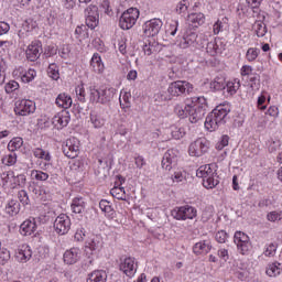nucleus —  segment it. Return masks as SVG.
<instances>
[{"mask_svg": "<svg viewBox=\"0 0 282 282\" xmlns=\"http://www.w3.org/2000/svg\"><path fill=\"white\" fill-rule=\"evenodd\" d=\"M206 109H208V105H206V99L204 97L198 98V102L187 105V116L189 117V122L195 124L199 122V120H204V116H206Z\"/></svg>", "mask_w": 282, "mask_h": 282, "instance_id": "f257e3e1", "label": "nucleus"}, {"mask_svg": "<svg viewBox=\"0 0 282 282\" xmlns=\"http://www.w3.org/2000/svg\"><path fill=\"white\" fill-rule=\"evenodd\" d=\"M196 177L203 178V186L205 188H215L219 184V180L215 178L217 177V174L213 171V167L210 165H203L196 171Z\"/></svg>", "mask_w": 282, "mask_h": 282, "instance_id": "f03ea898", "label": "nucleus"}, {"mask_svg": "<svg viewBox=\"0 0 282 282\" xmlns=\"http://www.w3.org/2000/svg\"><path fill=\"white\" fill-rule=\"evenodd\" d=\"M140 19V10L135 8H130L124 11L119 19V28L121 30H131L135 22Z\"/></svg>", "mask_w": 282, "mask_h": 282, "instance_id": "7ed1b4c3", "label": "nucleus"}, {"mask_svg": "<svg viewBox=\"0 0 282 282\" xmlns=\"http://www.w3.org/2000/svg\"><path fill=\"white\" fill-rule=\"evenodd\" d=\"M167 91L170 96H184L186 94H192L193 84L186 80H176L170 84Z\"/></svg>", "mask_w": 282, "mask_h": 282, "instance_id": "20e7f679", "label": "nucleus"}, {"mask_svg": "<svg viewBox=\"0 0 282 282\" xmlns=\"http://www.w3.org/2000/svg\"><path fill=\"white\" fill-rule=\"evenodd\" d=\"M210 149V141H207L206 138H199L189 145V155L193 158H202L204 153H208Z\"/></svg>", "mask_w": 282, "mask_h": 282, "instance_id": "39448f33", "label": "nucleus"}, {"mask_svg": "<svg viewBox=\"0 0 282 282\" xmlns=\"http://www.w3.org/2000/svg\"><path fill=\"white\" fill-rule=\"evenodd\" d=\"M172 217L177 220L195 219L197 209L189 205L177 207L172 210Z\"/></svg>", "mask_w": 282, "mask_h": 282, "instance_id": "423d86ee", "label": "nucleus"}, {"mask_svg": "<svg viewBox=\"0 0 282 282\" xmlns=\"http://www.w3.org/2000/svg\"><path fill=\"white\" fill-rule=\"evenodd\" d=\"M234 242L236 243L240 254H246L252 248V243H250V237L243 234V231L235 232Z\"/></svg>", "mask_w": 282, "mask_h": 282, "instance_id": "0eeeda50", "label": "nucleus"}, {"mask_svg": "<svg viewBox=\"0 0 282 282\" xmlns=\"http://www.w3.org/2000/svg\"><path fill=\"white\" fill-rule=\"evenodd\" d=\"M85 17L87 28L90 30H96V28H98V23H100V13L98 12V8L90 4L85 10Z\"/></svg>", "mask_w": 282, "mask_h": 282, "instance_id": "6e6552de", "label": "nucleus"}, {"mask_svg": "<svg viewBox=\"0 0 282 282\" xmlns=\"http://www.w3.org/2000/svg\"><path fill=\"white\" fill-rule=\"evenodd\" d=\"M36 111V104L32 100L22 99L15 101L14 112L17 116H30Z\"/></svg>", "mask_w": 282, "mask_h": 282, "instance_id": "1a4fd4ad", "label": "nucleus"}, {"mask_svg": "<svg viewBox=\"0 0 282 282\" xmlns=\"http://www.w3.org/2000/svg\"><path fill=\"white\" fill-rule=\"evenodd\" d=\"M163 22L160 19H152L143 24V36L151 39V36H158L162 30Z\"/></svg>", "mask_w": 282, "mask_h": 282, "instance_id": "9d476101", "label": "nucleus"}, {"mask_svg": "<svg viewBox=\"0 0 282 282\" xmlns=\"http://www.w3.org/2000/svg\"><path fill=\"white\" fill-rule=\"evenodd\" d=\"M72 228V219L65 214H61L54 221V230L57 235H67Z\"/></svg>", "mask_w": 282, "mask_h": 282, "instance_id": "9b49d317", "label": "nucleus"}, {"mask_svg": "<svg viewBox=\"0 0 282 282\" xmlns=\"http://www.w3.org/2000/svg\"><path fill=\"white\" fill-rule=\"evenodd\" d=\"M41 54H43V43L41 41H33L26 48V58L31 63L39 61Z\"/></svg>", "mask_w": 282, "mask_h": 282, "instance_id": "f8f14e48", "label": "nucleus"}, {"mask_svg": "<svg viewBox=\"0 0 282 282\" xmlns=\"http://www.w3.org/2000/svg\"><path fill=\"white\" fill-rule=\"evenodd\" d=\"M80 151L78 147V140L76 138L67 139L65 145H63V153L69 160L78 158V152Z\"/></svg>", "mask_w": 282, "mask_h": 282, "instance_id": "ddd939ff", "label": "nucleus"}, {"mask_svg": "<svg viewBox=\"0 0 282 282\" xmlns=\"http://www.w3.org/2000/svg\"><path fill=\"white\" fill-rule=\"evenodd\" d=\"M177 150H167L162 159V169L171 171L177 164Z\"/></svg>", "mask_w": 282, "mask_h": 282, "instance_id": "4468645a", "label": "nucleus"}, {"mask_svg": "<svg viewBox=\"0 0 282 282\" xmlns=\"http://www.w3.org/2000/svg\"><path fill=\"white\" fill-rule=\"evenodd\" d=\"M212 113L214 115L218 123H220V127H224V124L228 122V115L230 113V107L226 105H219L212 111Z\"/></svg>", "mask_w": 282, "mask_h": 282, "instance_id": "2eb2a0df", "label": "nucleus"}, {"mask_svg": "<svg viewBox=\"0 0 282 282\" xmlns=\"http://www.w3.org/2000/svg\"><path fill=\"white\" fill-rule=\"evenodd\" d=\"M69 112L62 111L57 115H55L52 119V124L55 129L61 130L64 129V127H67L69 124Z\"/></svg>", "mask_w": 282, "mask_h": 282, "instance_id": "dca6fc26", "label": "nucleus"}, {"mask_svg": "<svg viewBox=\"0 0 282 282\" xmlns=\"http://www.w3.org/2000/svg\"><path fill=\"white\" fill-rule=\"evenodd\" d=\"M119 270L126 274V276H133L135 274V260L133 258H126L121 261Z\"/></svg>", "mask_w": 282, "mask_h": 282, "instance_id": "f3484780", "label": "nucleus"}, {"mask_svg": "<svg viewBox=\"0 0 282 282\" xmlns=\"http://www.w3.org/2000/svg\"><path fill=\"white\" fill-rule=\"evenodd\" d=\"M36 232V219H28L24 220L20 226V234L23 237H30V235H34Z\"/></svg>", "mask_w": 282, "mask_h": 282, "instance_id": "a211bd4d", "label": "nucleus"}, {"mask_svg": "<svg viewBox=\"0 0 282 282\" xmlns=\"http://www.w3.org/2000/svg\"><path fill=\"white\" fill-rule=\"evenodd\" d=\"M80 259V249L72 248L64 253V263L68 265H74Z\"/></svg>", "mask_w": 282, "mask_h": 282, "instance_id": "6ab92c4d", "label": "nucleus"}, {"mask_svg": "<svg viewBox=\"0 0 282 282\" xmlns=\"http://www.w3.org/2000/svg\"><path fill=\"white\" fill-rule=\"evenodd\" d=\"M210 250H213V245H210V242L208 240H203V241L196 242L193 246V252L197 257H199V254H208V252H210Z\"/></svg>", "mask_w": 282, "mask_h": 282, "instance_id": "aec40b11", "label": "nucleus"}, {"mask_svg": "<svg viewBox=\"0 0 282 282\" xmlns=\"http://www.w3.org/2000/svg\"><path fill=\"white\" fill-rule=\"evenodd\" d=\"M196 41H197V33L187 31L178 45L182 50H186L192 45H195Z\"/></svg>", "mask_w": 282, "mask_h": 282, "instance_id": "412c9836", "label": "nucleus"}, {"mask_svg": "<svg viewBox=\"0 0 282 282\" xmlns=\"http://www.w3.org/2000/svg\"><path fill=\"white\" fill-rule=\"evenodd\" d=\"M86 248L91 252L99 251L102 248V237L98 235L91 236L86 242Z\"/></svg>", "mask_w": 282, "mask_h": 282, "instance_id": "4be33fe9", "label": "nucleus"}, {"mask_svg": "<svg viewBox=\"0 0 282 282\" xmlns=\"http://www.w3.org/2000/svg\"><path fill=\"white\" fill-rule=\"evenodd\" d=\"M99 208L100 210H102V213H105L108 219H116V210H113V208L111 207V203H109V200L101 199L99 202Z\"/></svg>", "mask_w": 282, "mask_h": 282, "instance_id": "5701e85b", "label": "nucleus"}, {"mask_svg": "<svg viewBox=\"0 0 282 282\" xmlns=\"http://www.w3.org/2000/svg\"><path fill=\"white\" fill-rule=\"evenodd\" d=\"M100 105H107V102H111L113 97L116 96V88H100Z\"/></svg>", "mask_w": 282, "mask_h": 282, "instance_id": "b1692460", "label": "nucleus"}, {"mask_svg": "<svg viewBox=\"0 0 282 282\" xmlns=\"http://www.w3.org/2000/svg\"><path fill=\"white\" fill-rule=\"evenodd\" d=\"M187 21L194 28H198L199 25H204V23H206V17L204 13H191L187 17Z\"/></svg>", "mask_w": 282, "mask_h": 282, "instance_id": "393cba45", "label": "nucleus"}, {"mask_svg": "<svg viewBox=\"0 0 282 282\" xmlns=\"http://www.w3.org/2000/svg\"><path fill=\"white\" fill-rule=\"evenodd\" d=\"M221 127L219 121L214 117L213 112H210L205 120V129L207 131H217V129Z\"/></svg>", "mask_w": 282, "mask_h": 282, "instance_id": "a878e982", "label": "nucleus"}, {"mask_svg": "<svg viewBox=\"0 0 282 282\" xmlns=\"http://www.w3.org/2000/svg\"><path fill=\"white\" fill-rule=\"evenodd\" d=\"M57 107H62V109H69L72 107V97L67 94H59L55 100Z\"/></svg>", "mask_w": 282, "mask_h": 282, "instance_id": "bb28decb", "label": "nucleus"}, {"mask_svg": "<svg viewBox=\"0 0 282 282\" xmlns=\"http://www.w3.org/2000/svg\"><path fill=\"white\" fill-rule=\"evenodd\" d=\"M90 65L97 74H101L105 69V64H102V59L98 53H95L91 57Z\"/></svg>", "mask_w": 282, "mask_h": 282, "instance_id": "cd10ccee", "label": "nucleus"}, {"mask_svg": "<svg viewBox=\"0 0 282 282\" xmlns=\"http://www.w3.org/2000/svg\"><path fill=\"white\" fill-rule=\"evenodd\" d=\"M87 282H107V272L102 270L94 271L89 274Z\"/></svg>", "mask_w": 282, "mask_h": 282, "instance_id": "c85d7f7f", "label": "nucleus"}, {"mask_svg": "<svg viewBox=\"0 0 282 282\" xmlns=\"http://www.w3.org/2000/svg\"><path fill=\"white\" fill-rule=\"evenodd\" d=\"M210 89H214V91H221L223 89H226V77L217 76L210 83Z\"/></svg>", "mask_w": 282, "mask_h": 282, "instance_id": "c756f323", "label": "nucleus"}, {"mask_svg": "<svg viewBox=\"0 0 282 282\" xmlns=\"http://www.w3.org/2000/svg\"><path fill=\"white\" fill-rule=\"evenodd\" d=\"M17 258L21 263H28L32 259V250L30 247H25L24 249H20Z\"/></svg>", "mask_w": 282, "mask_h": 282, "instance_id": "7c9ffc66", "label": "nucleus"}, {"mask_svg": "<svg viewBox=\"0 0 282 282\" xmlns=\"http://www.w3.org/2000/svg\"><path fill=\"white\" fill-rule=\"evenodd\" d=\"M206 52L209 54V56H217V54L221 52V47H219L217 40L207 43Z\"/></svg>", "mask_w": 282, "mask_h": 282, "instance_id": "2f4dec72", "label": "nucleus"}, {"mask_svg": "<svg viewBox=\"0 0 282 282\" xmlns=\"http://www.w3.org/2000/svg\"><path fill=\"white\" fill-rule=\"evenodd\" d=\"M6 210L8 213V215H19V210H21V204H19L17 200L11 199L7 206H6Z\"/></svg>", "mask_w": 282, "mask_h": 282, "instance_id": "473e14b6", "label": "nucleus"}, {"mask_svg": "<svg viewBox=\"0 0 282 282\" xmlns=\"http://www.w3.org/2000/svg\"><path fill=\"white\" fill-rule=\"evenodd\" d=\"M70 208L73 213L80 215L85 210V200L83 198H74Z\"/></svg>", "mask_w": 282, "mask_h": 282, "instance_id": "72a5a7b5", "label": "nucleus"}, {"mask_svg": "<svg viewBox=\"0 0 282 282\" xmlns=\"http://www.w3.org/2000/svg\"><path fill=\"white\" fill-rule=\"evenodd\" d=\"M21 147H23V139L20 137L13 138L9 144H8V150L11 153H14V151H17V149H21Z\"/></svg>", "mask_w": 282, "mask_h": 282, "instance_id": "f704fd0d", "label": "nucleus"}, {"mask_svg": "<svg viewBox=\"0 0 282 282\" xmlns=\"http://www.w3.org/2000/svg\"><path fill=\"white\" fill-rule=\"evenodd\" d=\"M110 195H112V197H116V199H127L124 187L115 186L113 188L110 189Z\"/></svg>", "mask_w": 282, "mask_h": 282, "instance_id": "c9c22d12", "label": "nucleus"}, {"mask_svg": "<svg viewBox=\"0 0 282 282\" xmlns=\"http://www.w3.org/2000/svg\"><path fill=\"white\" fill-rule=\"evenodd\" d=\"M47 74L50 78H52L53 80H58V78H61V73L58 72V65H56L55 63L50 64L47 68Z\"/></svg>", "mask_w": 282, "mask_h": 282, "instance_id": "e433bc0d", "label": "nucleus"}, {"mask_svg": "<svg viewBox=\"0 0 282 282\" xmlns=\"http://www.w3.org/2000/svg\"><path fill=\"white\" fill-rule=\"evenodd\" d=\"M174 112L178 118H186L188 116V105L178 104L174 107Z\"/></svg>", "mask_w": 282, "mask_h": 282, "instance_id": "4c0bfd02", "label": "nucleus"}, {"mask_svg": "<svg viewBox=\"0 0 282 282\" xmlns=\"http://www.w3.org/2000/svg\"><path fill=\"white\" fill-rule=\"evenodd\" d=\"M171 95L169 91L161 90L158 94L154 95L155 102H166L169 100H172Z\"/></svg>", "mask_w": 282, "mask_h": 282, "instance_id": "58836bf2", "label": "nucleus"}, {"mask_svg": "<svg viewBox=\"0 0 282 282\" xmlns=\"http://www.w3.org/2000/svg\"><path fill=\"white\" fill-rule=\"evenodd\" d=\"M239 87H241L239 82H227L225 84V89H227L230 96H235V94H237V91L239 90Z\"/></svg>", "mask_w": 282, "mask_h": 282, "instance_id": "ea45409f", "label": "nucleus"}, {"mask_svg": "<svg viewBox=\"0 0 282 282\" xmlns=\"http://www.w3.org/2000/svg\"><path fill=\"white\" fill-rule=\"evenodd\" d=\"M89 93H90V102H99L101 100V95H100V88H96V86H90L89 87Z\"/></svg>", "mask_w": 282, "mask_h": 282, "instance_id": "a19ab883", "label": "nucleus"}, {"mask_svg": "<svg viewBox=\"0 0 282 282\" xmlns=\"http://www.w3.org/2000/svg\"><path fill=\"white\" fill-rule=\"evenodd\" d=\"M33 155L35 158H39L40 160H45L46 162H50L52 160V156L50 153L45 152L43 149L37 148L34 150Z\"/></svg>", "mask_w": 282, "mask_h": 282, "instance_id": "79ce46f5", "label": "nucleus"}, {"mask_svg": "<svg viewBox=\"0 0 282 282\" xmlns=\"http://www.w3.org/2000/svg\"><path fill=\"white\" fill-rule=\"evenodd\" d=\"M90 121L95 129H101V127H105V119L98 115H90Z\"/></svg>", "mask_w": 282, "mask_h": 282, "instance_id": "37998d69", "label": "nucleus"}, {"mask_svg": "<svg viewBox=\"0 0 282 282\" xmlns=\"http://www.w3.org/2000/svg\"><path fill=\"white\" fill-rule=\"evenodd\" d=\"M265 272H267L268 276H279V274H281V268H279V265H276V263H271L268 265Z\"/></svg>", "mask_w": 282, "mask_h": 282, "instance_id": "c03bdc74", "label": "nucleus"}, {"mask_svg": "<svg viewBox=\"0 0 282 282\" xmlns=\"http://www.w3.org/2000/svg\"><path fill=\"white\" fill-rule=\"evenodd\" d=\"M254 29L258 37H263L264 34H268V28L263 22H256Z\"/></svg>", "mask_w": 282, "mask_h": 282, "instance_id": "a18cd8bd", "label": "nucleus"}, {"mask_svg": "<svg viewBox=\"0 0 282 282\" xmlns=\"http://www.w3.org/2000/svg\"><path fill=\"white\" fill-rule=\"evenodd\" d=\"M258 57H259V50L258 48H254V47L248 48V51L246 53L247 61L252 63V61H257Z\"/></svg>", "mask_w": 282, "mask_h": 282, "instance_id": "49530a36", "label": "nucleus"}, {"mask_svg": "<svg viewBox=\"0 0 282 282\" xmlns=\"http://www.w3.org/2000/svg\"><path fill=\"white\" fill-rule=\"evenodd\" d=\"M2 164H4L6 166H12L13 164H17V154L10 153L2 158Z\"/></svg>", "mask_w": 282, "mask_h": 282, "instance_id": "de8ad7c7", "label": "nucleus"}, {"mask_svg": "<svg viewBox=\"0 0 282 282\" xmlns=\"http://www.w3.org/2000/svg\"><path fill=\"white\" fill-rule=\"evenodd\" d=\"M188 0H182L181 2H178V4L176 6L177 14H186V12L188 11Z\"/></svg>", "mask_w": 282, "mask_h": 282, "instance_id": "09e8293b", "label": "nucleus"}, {"mask_svg": "<svg viewBox=\"0 0 282 282\" xmlns=\"http://www.w3.org/2000/svg\"><path fill=\"white\" fill-rule=\"evenodd\" d=\"M36 77V70L29 69L24 75H22L21 79L22 83H32L34 78Z\"/></svg>", "mask_w": 282, "mask_h": 282, "instance_id": "8fccbe9b", "label": "nucleus"}, {"mask_svg": "<svg viewBox=\"0 0 282 282\" xmlns=\"http://www.w3.org/2000/svg\"><path fill=\"white\" fill-rule=\"evenodd\" d=\"M18 197L23 206H28V204H30V196H28V192L25 189L20 191Z\"/></svg>", "mask_w": 282, "mask_h": 282, "instance_id": "3c124183", "label": "nucleus"}, {"mask_svg": "<svg viewBox=\"0 0 282 282\" xmlns=\"http://www.w3.org/2000/svg\"><path fill=\"white\" fill-rule=\"evenodd\" d=\"M32 175H34L35 180H37L39 182H45L50 177V174L43 171H33Z\"/></svg>", "mask_w": 282, "mask_h": 282, "instance_id": "603ef678", "label": "nucleus"}, {"mask_svg": "<svg viewBox=\"0 0 282 282\" xmlns=\"http://www.w3.org/2000/svg\"><path fill=\"white\" fill-rule=\"evenodd\" d=\"M19 89V83L11 80L4 86V90L7 94H12V91H17Z\"/></svg>", "mask_w": 282, "mask_h": 282, "instance_id": "864d4df0", "label": "nucleus"}, {"mask_svg": "<svg viewBox=\"0 0 282 282\" xmlns=\"http://www.w3.org/2000/svg\"><path fill=\"white\" fill-rule=\"evenodd\" d=\"M276 248H278L276 243H270L264 251V256L274 257L276 254Z\"/></svg>", "mask_w": 282, "mask_h": 282, "instance_id": "5fc2aeb1", "label": "nucleus"}, {"mask_svg": "<svg viewBox=\"0 0 282 282\" xmlns=\"http://www.w3.org/2000/svg\"><path fill=\"white\" fill-rule=\"evenodd\" d=\"M229 141H230V137H228L227 134H224L220 141L216 144V149H218V151H221V149H224L225 147H228Z\"/></svg>", "mask_w": 282, "mask_h": 282, "instance_id": "6e6d98bb", "label": "nucleus"}, {"mask_svg": "<svg viewBox=\"0 0 282 282\" xmlns=\"http://www.w3.org/2000/svg\"><path fill=\"white\" fill-rule=\"evenodd\" d=\"M10 261V251L8 249H0V263L3 265Z\"/></svg>", "mask_w": 282, "mask_h": 282, "instance_id": "4d7b16f0", "label": "nucleus"}, {"mask_svg": "<svg viewBox=\"0 0 282 282\" xmlns=\"http://www.w3.org/2000/svg\"><path fill=\"white\" fill-rule=\"evenodd\" d=\"M215 239L218 243H226V240L228 239V234L224 230H220L216 234Z\"/></svg>", "mask_w": 282, "mask_h": 282, "instance_id": "13d9d810", "label": "nucleus"}, {"mask_svg": "<svg viewBox=\"0 0 282 282\" xmlns=\"http://www.w3.org/2000/svg\"><path fill=\"white\" fill-rule=\"evenodd\" d=\"M63 6L66 10H74L78 6V0H63Z\"/></svg>", "mask_w": 282, "mask_h": 282, "instance_id": "bf43d9fd", "label": "nucleus"}, {"mask_svg": "<svg viewBox=\"0 0 282 282\" xmlns=\"http://www.w3.org/2000/svg\"><path fill=\"white\" fill-rule=\"evenodd\" d=\"M76 95L78 96V101L79 102H85V87L78 86L76 89Z\"/></svg>", "mask_w": 282, "mask_h": 282, "instance_id": "052dcab7", "label": "nucleus"}, {"mask_svg": "<svg viewBox=\"0 0 282 282\" xmlns=\"http://www.w3.org/2000/svg\"><path fill=\"white\" fill-rule=\"evenodd\" d=\"M172 137L174 138V140H180V139L184 138V129L175 128L172 131Z\"/></svg>", "mask_w": 282, "mask_h": 282, "instance_id": "680f3d73", "label": "nucleus"}, {"mask_svg": "<svg viewBox=\"0 0 282 282\" xmlns=\"http://www.w3.org/2000/svg\"><path fill=\"white\" fill-rule=\"evenodd\" d=\"M178 25H180V22L177 21H174L172 24H170L167 32L171 36H175V34H177Z\"/></svg>", "mask_w": 282, "mask_h": 282, "instance_id": "e2e57ef3", "label": "nucleus"}, {"mask_svg": "<svg viewBox=\"0 0 282 282\" xmlns=\"http://www.w3.org/2000/svg\"><path fill=\"white\" fill-rule=\"evenodd\" d=\"M267 219L269 221H279L281 219V214L276 212H271L268 214Z\"/></svg>", "mask_w": 282, "mask_h": 282, "instance_id": "0e129e2a", "label": "nucleus"}, {"mask_svg": "<svg viewBox=\"0 0 282 282\" xmlns=\"http://www.w3.org/2000/svg\"><path fill=\"white\" fill-rule=\"evenodd\" d=\"M10 32V24L6 22H0V36H3V34H8Z\"/></svg>", "mask_w": 282, "mask_h": 282, "instance_id": "69168bd1", "label": "nucleus"}, {"mask_svg": "<svg viewBox=\"0 0 282 282\" xmlns=\"http://www.w3.org/2000/svg\"><path fill=\"white\" fill-rule=\"evenodd\" d=\"M85 228L77 229V231L75 232L76 241H83V239H85Z\"/></svg>", "mask_w": 282, "mask_h": 282, "instance_id": "338daca9", "label": "nucleus"}, {"mask_svg": "<svg viewBox=\"0 0 282 282\" xmlns=\"http://www.w3.org/2000/svg\"><path fill=\"white\" fill-rule=\"evenodd\" d=\"M69 52H70L69 46H63L59 51L61 58H65V59L69 58Z\"/></svg>", "mask_w": 282, "mask_h": 282, "instance_id": "774afa93", "label": "nucleus"}]
</instances>
